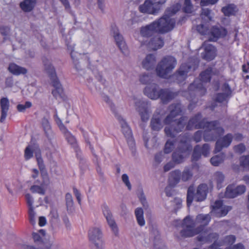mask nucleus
Wrapping results in <instances>:
<instances>
[{
  "label": "nucleus",
  "mask_w": 249,
  "mask_h": 249,
  "mask_svg": "<svg viewBox=\"0 0 249 249\" xmlns=\"http://www.w3.org/2000/svg\"><path fill=\"white\" fill-rule=\"evenodd\" d=\"M218 235L215 232H211L207 231L201 232L197 237V240L200 242H215L218 238Z\"/></svg>",
  "instance_id": "nucleus-26"
},
{
  "label": "nucleus",
  "mask_w": 249,
  "mask_h": 249,
  "mask_svg": "<svg viewBox=\"0 0 249 249\" xmlns=\"http://www.w3.org/2000/svg\"><path fill=\"white\" fill-rule=\"evenodd\" d=\"M225 196L228 198H234L237 196L234 186L232 185H229L226 188Z\"/></svg>",
  "instance_id": "nucleus-49"
},
{
  "label": "nucleus",
  "mask_w": 249,
  "mask_h": 249,
  "mask_svg": "<svg viewBox=\"0 0 249 249\" xmlns=\"http://www.w3.org/2000/svg\"><path fill=\"white\" fill-rule=\"evenodd\" d=\"M157 25L154 21L149 25L143 27L141 30V34L143 36H149L154 33L158 32L157 30Z\"/></svg>",
  "instance_id": "nucleus-33"
},
{
  "label": "nucleus",
  "mask_w": 249,
  "mask_h": 249,
  "mask_svg": "<svg viewBox=\"0 0 249 249\" xmlns=\"http://www.w3.org/2000/svg\"><path fill=\"white\" fill-rule=\"evenodd\" d=\"M68 47L69 49L71 50V55L73 61L75 69L77 71H82L83 70V67L80 64V62L78 60L79 56H80V54L74 51L73 47Z\"/></svg>",
  "instance_id": "nucleus-35"
},
{
  "label": "nucleus",
  "mask_w": 249,
  "mask_h": 249,
  "mask_svg": "<svg viewBox=\"0 0 249 249\" xmlns=\"http://www.w3.org/2000/svg\"><path fill=\"white\" fill-rule=\"evenodd\" d=\"M227 33L226 30L221 26H213L211 30H209V34L210 35V40L215 41L219 38L224 37Z\"/></svg>",
  "instance_id": "nucleus-22"
},
{
  "label": "nucleus",
  "mask_w": 249,
  "mask_h": 249,
  "mask_svg": "<svg viewBox=\"0 0 249 249\" xmlns=\"http://www.w3.org/2000/svg\"><path fill=\"white\" fill-rule=\"evenodd\" d=\"M136 110L139 112L142 121L146 122L149 118L150 105L147 101L136 100L135 102Z\"/></svg>",
  "instance_id": "nucleus-12"
},
{
  "label": "nucleus",
  "mask_w": 249,
  "mask_h": 249,
  "mask_svg": "<svg viewBox=\"0 0 249 249\" xmlns=\"http://www.w3.org/2000/svg\"><path fill=\"white\" fill-rule=\"evenodd\" d=\"M16 185H17V184L16 183L11 185H7V190L10 194H13L19 190V188L17 187L16 186Z\"/></svg>",
  "instance_id": "nucleus-64"
},
{
  "label": "nucleus",
  "mask_w": 249,
  "mask_h": 249,
  "mask_svg": "<svg viewBox=\"0 0 249 249\" xmlns=\"http://www.w3.org/2000/svg\"><path fill=\"white\" fill-rule=\"evenodd\" d=\"M11 29L8 26H2L0 28V33L4 38H8L10 35Z\"/></svg>",
  "instance_id": "nucleus-53"
},
{
  "label": "nucleus",
  "mask_w": 249,
  "mask_h": 249,
  "mask_svg": "<svg viewBox=\"0 0 249 249\" xmlns=\"http://www.w3.org/2000/svg\"><path fill=\"white\" fill-rule=\"evenodd\" d=\"M157 0H145L144 3L139 7V11L143 14H155L160 10Z\"/></svg>",
  "instance_id": "nucleus-13"
},
{
  "label": "nucleus",
  "mask_w": 249,
  "mask_h": 249,
  "mask_svg": "<svg viewBox=\"0 0 249 249\" xmlns=\"http://www.w3.org/2000/svg\"><path fill=\"white\" fill-rule=\"evenodd\" d=\"M31 106L30 102H26L25 105L19 104L17 106V109L19 112H23L26 108H29Z\"/></svg>",
  "instance_id": "nucleus-60"
},
{
  "label": "nucleus",
  "mask_w": 249,
  "mask_h": 249,
  "mask_svg": "<svg viewBox=\"0 0 249 249\" xmlns=\"http://www.w3.org/2000/svg\"><path fill=\"white\" fill-rule=\"evenodd\" d=\"M8 70L12 74L18 75L21 74H25L27 72V70L22 67H20L15 63H10L8 67Z\"/></svg>",
  "instance_id": "nucleus-36"
},
{
  "label": "nucleus",
  "mask_w": 249,
  "mask_h": 249,
  "mask_svg": "<svg viewBox=\"0 0 249 249\" xmlns=\"http://www.w3.org/2000/svg\"><path fill=\"white\" fill-rule=\"evenodd\" d=\"M88 236L90 242L94 245L96 249H104L103 233L100 228H90L89 231Z\"/></svg>",
  "instance_id": "nucleus-10"
},
{
  "label": "nucleus",
  "mask_w": 249,
  "mask_h": 249,
  "mask_svg": "<svg viewBox=\"0 0 249 249\" xmlns=\"http://www.w3.org/2000/svg\"><path fill=\"white\" fill-rule=\"evenodd\" d=\"M236 238L235 236L232 235L227 236L225 239L224 242L226 245H232L234 243Z\"/></svg>",
  "instance_id": "nucleus-59"
},
{
  "label": "nucleus",
  "mask_w": 249,
  "mask_h": 249,
  "mask_svg": "<svg viewBox=\"0 0 249 249\" xmlns=\"http://www.w3.org/2000/svg\"><path fill=\"white\" fill-rule=\"evenodd\" d=\"M225 179L224 174L221 172H216L213 176V181L216 183L218 189L221 188V184Z\"/></svg>",
  "instance_id": "nucleus-38"
},
{
  "label": "nucleus",
  "mask_w": 249,
  "mask_h": 249,
  "mask_svg": "<svg viewBox=\"0 0 249 249\" xmlns=\"http://www.w3.org/2000/svg\"><path fill=\"white\" fill-rule=\"evenodd\" d=\"M212 69L209 68L205 71L202 72L200 74V81L203 82H209L211 79Z\"/></svg>",
  "instance_id": "nucleus-47"
},
{
  "label": "nucleus",
  "mask_w": 249,
  "mask_h": 249,
  "mask_svg": "<svg viewBox=\"0 0 249 249\" xmlns=\"http://www.w3.org/2000/svg\"><path fill=\"white\" fill-rule=\"evenodd\" d=\"M170 113L176 117L180 115L182 112L181 105L180 104H173L169 107Z\"/></svg>",
  "instance_id": "nucleus-42"
},
{
  "label": "nucleus",
  "mask_w": 249,
  "mask_h": 249,
  "mask_svg": "<svg viewBox=\"0 0 249 249\" xmlns=\"http://www.w3.org/2000/svg\"><path fill=\"white\" fill-rule=\"evenodd\" d=\"M1 108V117L0 122L3 123L7 115V112L9 108V102L7 98H2L0 101Z\"/></svg>",
  "instance_id": "nucleus-32"
},
{
  "label": "nucleus",
  "mask_w": 249,
  "mask_h": 249,
  "mask_svg": "<svg viewBox=\"0 0 249 249\" xmlns=\"http://www.w3.org/2000/svg\"><path fill=\"white\" fill-rule=\"evenodd\" d=\"M157 58L155 55L149 54L142 60V66L146 70L149 71L155 68Z\"/></svg>",
  "instance_id": "nucleus-25"
},
{
  "label": "nucleus",
  "mask_w": 249,
  "mask_h": 249,
  "mask_svg": "<svg viewBox=\"0 0 249 249\" xmlns=\"http://www.w3.org/2000/svg\"><path fill=\"white\" fill-rule=\"evenodd\" d=\"M42 61L44 70L49 75L54 88L52 91V94L56 99L62 97L63 89L56 77L55 69L53 66L51 60L47 57H44Z\"/></svg>",
  "instance_id": "nucleus-4"
},
{
  "label": "nucleus",
  "mask_w": 249,
  "mask_h": 249,
  "mask_svg": "<svg viewBox=\"0 0 249 249\" xmlns=\"http://www.w3.org/2000/svg\"><path fill=\"white\" fill-rule=\"evenodd\" d=\"M180 142L178 146V149L181 152L183 153L187 150L192 149L190 145L191 138L187 135L182 136L180 138Z\"/></svg>",
  "instance_id": "nucleus-31"
},
{
  "label": "nucleus",
  "mask_w": 249,
  "mask_h": 249,
  "mask_svg": "<svg viewBox=\"0 0 249 249\" xmlns=\"http://www.w3.org/2000/svg\"><path fill=\"white\" fill-rule=\"evenodd\" d=\"M183 9L184 12L187 13H191L193 11V6L191 0H185Z\"/></svg>",
  "instance_id": "nucleus-55"
},
{
  "label": "nucleus",
  "mask_w": 249,
  "mask_h": 249,
  "mask_svg": "<svg viewBox=\"0 0 249 249\" xmlns=\"http://www.w3.org/2000/svg\"><path fill=\"white\" fill-rule=\"evenodd\" d=\"M211 11L208 8H203L201 14V17L204 22H208L212 19Z\"/></svg>",
  "instance_id": "nucleus-48"
},
{
  "label": "nucleus",
  "mask_w": 249,
  "mask_h": 249,
  "mask_svg": "<svg viewBox=\"0 0 249 249\" xmlns=\"http://www.w3.org/2000/svg\"><path fill=\"white\" fill-rule=\"evenodd\" d=\"M178 10L177 6H173L168 8L165 14L158 20L155 21L157 25V30L159 33L164 34L172 30L175 26L176 20L171 17L175 15Z\"/></svg>",
  "instance_id": "nucleus-3"
},
{
  "label": "nucleus",
  "mask_w": 249,
  "mask_h": 249,
  "mask_svg": "<svg viewBox=\"0 0 249 249\" xmlns=\"http://www.w3.org/2000/svg\"><path fill=\"white\" fill-rule=\"evenodd\" d=\"M41 125L48 140H51L53 139L54 134L52 129V127L49 120L46 118H43L41 121Z\"/></svg>",
  "instance_id": "nucleus-29"
},
{
  "label": "nucleus",
  "mask_w": 249,
  "mask_h": 249,
  "mask_svg": "<svg viewBox=\"0 0 249 249\" xmlns=\"http://www.w3.org/2000/svg\"><path fill=\"white\" fill-rule=\"evenodd\" d=\"M35 154L38 168L42 173L45 171V166L42 157L41 150L39 145L36 142L32 143V155Z\"/></svg>",
  "instance_id": "nucleus-19"
},
{
  "label": "nucleus",
  "mask_w": 249,
  "mask_h": 249,
  "mask_svg": "<svg viewBox=\"0 0 249 249\" xmlns=\"http://www.w3.org/2000/svg\"><path fill=\"white\" fill-rule=\"evenodd\" d=\"M54 117L59 129L64 135L67 142L74 149H77L78 145L75 137L66 127L56 113L54 115Z\"/></svg>",
  "instance_id": "nucleus-11"
},
{
  "label": "nucleus",
  "mask_w": 249,
  "mask_h": 249,
  "mask_svg": "<svg viewBox=\"0 0 249 249\" xmlns=\"http://www.w3.org/2000/svg\"><path fill=\"white\" fill-rule=\"evenodd\" d=\"M111 32L118 47L119 48L123 53H126V45L122 36L120 35L118 29L115 26H112Z\"/></svg>",
  "instance_id": "nucleus-21"
},
{
  "label": "nucleus",
  "mask_w": 249,
  "mask_h": 249,
  "mask_svg": "<svg viewBox=\"0 0 249 249\" xmlns=\"http://www.w3.org/2000/svg\"><path fill=\"white\" fill-rule=\"evenodd\" d=\"M103 213L112 232L115 236H117L118 235V226L111 211L107 206H105L103 207Z\"/></svg>",
  "instance_id": "nucleus-14"
},
{
  "label": "nucleus",
  "mask_w": 249,
  "mask_h": 249,
  "mask_svg": "<svg viewBox=\"0 0 249 249\" xmlns=\"http://www.w3.org/2000/svg\"><path fill=\"white\" fill-rule=\"evenodd\" d=\"M234 151L237 154H241L246 150V146L243 143H240L233 147Z\"/></svg>",
  "instance_id": "nucleus-56"
},
{
  "label": "nucleus",
  "mask_w": 249,
  "mask_h": 249,
  "mask_svg": "<svg viewBox=\"0 0 249 249\" xmlns=\"http://www.w3.org/2000/svg\"><path fill=\"white\" fill-rule=\"evenodd\" d=\"M65 201L67 211L69 213H72L74 210V202L72 195L67 193L65 195Z\"/></svg>",
  "instance_id": "nucleus-40"
},
{
  "label": "nucleus",
  "mask_w": 249,
  "mask_h": 249,
  "mask_svg": "<svg viewBox=\"0 0 249 249\" xmlns=\"http://www.w3.org/2000/svg\"><path fill=\"white\" fill-rule=\"evenodd\" d=\"M193 176V169L189 167L184 168L182 172H181V181L187 182L190 180Z\"/></svg>",
  "instance_id": "nucleus-39"
},
{
  "label": "nucleus",
  "mask_w": 249,
  "mask_h": 249,
  "mask_svg": "<svg viewBox=\"0 0 249 249\" xmlns=\"http://www.w3.org/2000/svg\"><path fill=\"white\" fill-rule=\"evenodd\" d=\"M234 188L237 196L241 195L246 191V187L243 185H239L236 187L234 186Z\"/></svg>",
  "instance_id": "nucleus-62"
},
{
  "label": "nucleus",
  "mask_w": 249,
  "mask_h": 249,
  "mask_svg": "<svg viewBox=\"0 0 249 249\" xmlns=\"http://www.w3.org/2000/svg\"><path fill=\"white\" fill-rule=\"evenodd\" d=\"M191 68V67L186 64H183L180 66L174 74V76L178 83H181L186 79Z\"/></svg>",
  "instance_id": "nucleus-23"
},
{
  "label": "nucleus",
  "mask_w": 249,
  "mask_h": 249,
  "mask_svg": "<svg viewBox=\"0 0 249 249\" xmlns=\"http://www.w3.org/2000/svg\"><path fill=\"white\" fill-rule=\"evenodd\" d=\"M163 45V39L159 35L152 37L148 44V47L153 50H157L162 48Z\"/></svg>",
  "instance_id": "nucleus-28"
},
{
  "label": "nucleus",
  "mask_w": 249,
  "mask_h": 249,
  "mask_svg": "<svg viewBox=\"0 0 249 249\" xmlns=\"http://www.w3.org/2000/svg\"><path fill=\"white\" fill-rule=\"evenodd\" d=\"M225 158V155L224 153H220L212 157L210 160V161L213 165L217 166L224 161Z\"/></svg>",
  "instance_id": "nucleus-43"
},
{
  "label": "nucleus",
  "mask_w": 249,
  "mask_h": 249,
  "mask_svg": "<svg viewBox=\"0 0 249 249\" xmlns=\"http://www.w3.org/2000/svg\"><path fill=\"white\" fill-rule=\"evenodd\" d=\"M161 89L155 83L148 85L143 89L145 95L152 100H157L159 98Z\"/></svg>",
  "instance_id": "nucleus-17"
},
{
  "label": "nucleus",
  "mask_w": 249,
  "mask_h": 249,
  "mask_svg": "<svg viewBox=\"0 0 249 249\" xmlns=\"http://www.w3.org/2000/svg\"><path fill=\"white\" fill-rule=\"evenodd\" d=\"M177 64V61L174 57L170 55L164 57L157 65V75L161 78H167L175 68Z\"/></svg>",
  "instance_id": "nucleus-5"
},
{
  "label": "nucleus",
  "mask_w": 249,
  "mask_h": 249,
  "mask_svg": "<svg viewBox=\"0 0 249 249\" xmlns=\"http://www.w3.org/2000/svg\"><path fill=\"white\" fill-rule=\"evenodd\" d=\"M188 130L204 128V139L205 141H214L224 133V129L217 121L207 122L198 113L189 120L186 126Z\"/></svg>",
  "instance_id": "nucleus-2"
},
{
  "label": "nucleus",
  "mask_w": 249,
  "mask_h": 249,
  "mask_svg": "<svg viewBox=\"0 0 249 249\" xmlns=\"http://www.w3.org/2000/svg\"><path fill=\"white\" fill-rule=\"evenodd\" d=\"M135 214L136 217L137 221L140 226H143L145 225V220L143 217V211L142 208H137L135 210Z\"/></svg>",
  "instance_id": "nucleus-41"
},
{
  "label": "nucleus",
  "mask_w": 249,
  "mask_h": 249,
  "mask_svg": "<svg viewBox=\"0 0 249 249\" xmlns=\"http://www.w3.org/2000/svg\"><path fill=\"white\" fill-rule=\"evenodd\" d=\"M140 81L142 84H148L153 81V76L151 74L143 73L140 76Z\"/></svg>",
  "instance_id": "nucleus-45"
},
{
  "label": "nucleus",
  "mask_w": 249,
  "mask_h": 249,
  "mask_svg": "<svg viewBox=\"0 0 249 249\" xmlns=\"http://www.w3.org/2000/svg\"><path fill=\"white\" fill-rule=\"evenodd\" d=\"M233 139L232 135L229 133L223 137L217 140L215 143L214 152L217 153L222 150L223 148H227L230 146Z\"/></svg>",
  "instance_id": "nucleus-20"
},
{
  "label": "nucleus",
  "mask_w": 249,
  "mask_h": 249,
  "mask_svg": "<svg viewBox=\"0 0 249 249\" xmlns=\"http://www.w3.org/2000/svg\"><path fill=\"white\" fill-rule=\"evenodd\" d=\"M24 158L27 160L31 158V146L30 145H28L25 149Z\"/></svg>",
  "instance_id": "nucleus-63"
},
{
  "label": "nucleus",
  "mask_w": 249,
  "mask_h": 249,
  "mask_svg": "<svg viewBox=\"0 0 249 249\" xmlns=\"http://www.w3.org/2000/svg\"><path fill=\"white\" fill-rule=\"evenodd\" d=\"M232 208L230 206L223 205L221 200L216 201L213 205V213L217 217L225 216Z\"/></svg>",
  "instance_id": "nucleus-15"
},
{
  "label": "nucleus",
  "mask_w": 249,
  "mask_h": 249,
  "mask_svg": "<svg viewBox=\"0 0 249 249\" xmlns=\"http://www.w3.org/2000/svg\"><path fill=\"white\" fill-rule=\"evenodd\" d=\"M208 192V187L206 184L199 185L196 190L193 185L189 187L187 194V202L188 204H191L193 200L200 202L204 200L207 197Z\"/></svg>",
  "instance_id": "nucleus-7"
},
{
  "label": "nucleus",
  "mask_w": 249,
  "mask_h": 249,
  "mask_svg": "<svg viewBox=\"0 0 249 249\" xmlns=\"http://www.w3.org/2000/svg\"><path fill=\"white\" fill-rule=\"evenodd\" d=\"M184 159V156L181 154L179 151H177L173 154V160L177 163H181Z\"/></svg>",
  "instance_id": "nucleus-54"
},
{
  "label": "nucleus",
  "mask_w": 249,
  "mask_h": 249,
  "mask_svg": "<svg viewBox=\"0 0 249 249\" xmlns=\"http://www.w3.org/2000/svg\"><path fill=\"white\" fill-rule=\"evenodd\" d=\"M122 179L123 182L127 186L128 189L130 190L131 189V185L129 180V178L127 174H124L122 176Z\"/></svg>",
  "instance_id": "nucleus-61"
},
{
  "label": "nucleus",
  "mask_w": 249,
  "mask_h": 249,
  "mask_svg": "<svg viewBox=\"0 0 249 249\" xmlns=\"http://www.w3.org/2000/svg\"><path fill=\"white\" fill-rule=\"evenodd\" d=\"M170 181L173 185H176L181 180V172L178 170L172 171L170 173Z\"/></svg>",
  "instance_id": "nucleus-37"
},
{
  "label": "nucleus",
  "mask_w": 249,
  "mask_h": 249,
  "mask_svg": "<svg viewBox=\"0 0 249 249\" xmlns=\"http://www.w3.org/2000/svg\"><path fill=\"white\" fill-rule=\"evenodd\" d=\"M240 165L244 169H249V155L246 156H242L240 159Z\"/></svg>",
  "instance_id": "nucleus-51"
},
{
  "label": "nucleus",
  "mask_w": 249,
  "mask_h": 249,
  "mask_svg": "<svg viewBox=\"0 0 249 249\" xmlns=\"http://www.w3.org/2000/svg\"><path fill=\"white\" fill-rule=\"evenodd\" d=\"M20 7L24 12H30L31 10V0H23L20 3Z\"/></svg>",
  "instance_id": "nucleus-50"
},
{
  "label": "nucleus",
  "mask_w": 249,
  "mask_h": 249,
  "mask_svg": "<svg viewBox=\"0 0 249 249\" xmlns=\"http://www.w3.org/2000/svg\"><path fill=\"white\" fill-rule=\"evenodd\" d=\"M211 219V217L209 214H199L196 216L195 221L190 216H187L182 221L175 220L173 224L178 228L181 229L179 230L178 236L187 238L200 233L203 227L208 225Z\"/></svg>",
  "instance_id": "nucleus-1"
},
{
  "label": "nucleus",
  "mask_w": 249,
  "mask_h": 249,
  "mask_svg": "<svg viewBox=\"0 0 249 249\" xmlns=\"http://www.w3.org/2000/svg\"><path fill=\"white\" fill-rule=\"evenodd\" d=\"M174 148V143L171 141H167L165 145L164 153L168 154L170 153Z\"/></svg>",
  "instance_id": "nucleus-58"
},
{
  "label": "nucleus",
  "mask_w": 249,
  "mask_h": 249,
  "mask_svg": "<svg viewBox=\"0 0 249 249\" xmlns=\"http://www.w3.org/2000/svg\"><path fill=\"white\" fill-rule=\"evenodd\" d=\"M175 116H173L170 113L166 116L164 120V123L165 124H173L172 125L176 124L177 126L174 128L172 126H166L164 129L166 135L172 138L175 137V133L181 131L183 129L187 121V117L183 116L180 117L178 121L175 118Z\"/></svg>",
  "instance_id": "nucleus-6"
},
{
  "label": "nucleus",
  "mask_w": 249,
  "mask_h": 249,
  "mask_svg": "<svg viewBox=\"0 0 249 249\" xmlns=\"http://www.w3.org/2000/svg\"><path fill=\"white\" fill-rule=\"evenodd\" d=\"M177 93L171 91L169 89H162L160 92L159 98L161 99L164 104H166L172 100L177 96Z\"/></svg>",
  "instance_id": "nucleus-30"
},
{
  "label": "nucleus",
  "mask_w": 249,
  "mask_h": 249,
  "mask_svg": "<svg viewBox=\"0 0 249 249\" xmlns=\"http://www.w3.org/2000/svg\"><path fill=\"white\" fill-rule=\"evenodd\" d=\"M118 120L122 126V131L124 136L128 140V144L133 147L134 146V141L132 138L131 130L124 120L120 116L118 117Z\"/></svg>",
  "instance_id": "nucleus-24"
},
{
  "label": "nucleus",
  "mask_w": 249,
  "mask_h": 249,
  "mask_svg": "<svg viewBox=\"0 0 249 249\" xmlns=\"http://www.w3.org/2000/svg\"><path fill=\"white\" fill-rule=\"evenodd\" d=\"M236 6L234 4H229L222 8V12L226 16H230L235 14Z\"/></svg>",
  "instance_id": "nucleus-44"
},
{
  "label": "nucleus",
  "mask_w": 249,
  "mask_h": 249,
  "mask_svg": "<svg viewBox=\"0 0 249 249\" xmlns=\"http://www.w3.org/2000/svg\"><path fill=\"white\" fill-rule=\"evenodd\" d=\"M202 48L204 49V52L201 53V57L203 59L211 61L216 56L215 48L210 44L209 41H205L202 45Z\"/></svg>",
  "instance_id": "nucleus-16"
},
{
  "label": "nucleus",
  "mask_w": 249,
  "mask_h": 249,
  "mask_svg": "<svg viewBox=\"0 0 249 249\" xmlns=\"http://www.w3.org/2000/svg\"><path fill=\"white\" fill-rule=\"evenodd\" d=\"M32 192H36L41 195H44L45 193V190L42 184L40 186L38 185H35L32 186Z\"/></svg>",
  "instance_id": "nucleus-57"
},
{
  "label": "nucleus",
  "mask_w": 249,
  "mask_h": 249,
  "mask_svg": "<svg viewBox=\"0 0 249 249\" xmlns=\"http://www.w3.org/2000/svg\"><path fill=\"white\" fill-rule=\"evenodd\" d=\"M205 92L206 89L200 80H196L193 83L190 85L188 90L183 93V96L191 102L188 106L189 109H192L194 107L193 105L196 103V101H194L195 96H202Z\"/></svg>",
  "instance_id": "nucleus-8"
},
{
  "label": "nucleus",
  "mask_w": 249,
  "mask_h": 249,
  "mask_svg": "<svg viewBox=\"0 0 249 249\" xmlns=\"http://www.w3.org/2000/svg\"><path fill=\"white\" fill-rule=\"evenodd\" d=\"M46 235V231L43 229L32 232V239L35 244L41 247L44 246L47 249H51L53 247H58V245L54 244L53 240H47Z\"/></svg>",
  "instance_id": "nucleus-9"
},
{
  "label": "nucleus",
  "mask_w": 249,
  "mask_h": 249,
  "mask_svg": "<svg viewBox=\"0 0 249 249\" xmlns=\"http://www.w3.org/2000/svg\"><path fill=\"white\" fill-rule=\"evenodd\" d=\"M222 90L223 92L218 93L215 99L217 102L220 103H222L223 101L227 100V99L229 98L231 96L232 92L231 88L227 83H225L223 85L222 87Z\"/></svg>",
  "instance_id": "nucleus-27"
},
{
  "label": "nucleus",
  "mask_w": 249,
  "mask_h": 249,
  "mask_svg": "<svg viewBox=\"0 0 249 249\" xmlns=\"http://www.w3.org/2000/svg\"><path fill=\"white\" fill-rule=\"evenodd\" d=\"M139 199L142 205L143 208L145 209H146L148 207V204L146 200V197L143 193V191H141L139 195H138Z\"/></svg>",
  "instance_id": "nucleus-52"
},
{
  "label": "nucleus",
  "mask_w": 249,
  "mask_h": 249,
  "mask_svg": "<svg viewBox=\"0 0 249 249\" xmlns=\"http://www.w3.org/2000/svg\"><path fill=\"white\" fill-rule=\"evenodd\" d=\"M210 145L207 143L204 144L202 146L199 145H196L194 149L192 160H198L201 155L204 157H207L210 153Z\"/></svg>",
  "instance_id": "nucleus-18"
},
{
  "label": "nucleus",
  "mask_w": 249,
  "mask_h": 249,
  "mask_svg": "<svg viewBox=\"0 0 249 249\" xmlns=\"http://www.w3.org/2000/svg\"><path fill=\"white\" fill-rule=\"evenodd\" d=\"M150 125L152 130L159 131L162 128L161 118L159 114H154L151 119Z\"/></svg>",
  "instance_id": "nucleus-34"
},
{
  "label": "nucleus",
  "mask_w": 249,
  "mask_h": 249,
  "mask_svg": "<svg viewBox=\"0 0 249 249\" xmlns=\"http://www.w3.org/2000/svg\"><path fill=\"white\" fill-rule=\"evenodd\" d=\"M197 31L202 35L209 34V25L206 23H201L196 27Z\"/></svg>",
  "instance_id": "nucleus-46"
}]
</instances>
